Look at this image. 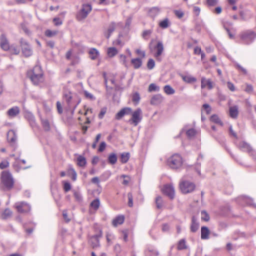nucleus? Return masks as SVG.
I'll list each match as a JSON object with an SVG mask.
<instances>
[{
	"label": "nucleus",
	"instance_id": "1",
	"mask_svg": "<svg viewBox=\"0 0 256 256\" xmlns=\"http://www.w3.org/2000/svg\"><path fill=\"white\" fill-rule=\"evenodd\" d=\"M28 76L34 85H38L44 81L43 72L39 66H36L32 70H29Z\"/></svg>",
	"mask_w": 256,
	"mask_h": 256
},
{
	"label": "nucleus",
	"instance_id": "2",
	"mask_svg": "<svg viewBox=\"0 0 256 256\" xmlns=\"http://www.w3.org/2000/svg\"><path fill=\"white\" fill-rule=\"evenodd\" d=\"M1 183L6 190L13 188L14 180L11 174L8 171H3L1 174Z\"/></svg>",
	"mask_w": 256,
	"mask_h": 256
},
{
	"label": "nucleus",
	"instance_id": "3",
	"mask_svg": "<svg viewBox=\"0 0 256 256\" xmlns=\"http://www.w3.org/2000/svg\"><path fill=\"white\" fill-rule=\"evenodd\" d=\"M239 36L242 42L246 44L252 43L256 38V33L250 30L242 31Z\"/></svg>",
	"mask_w": 256,
	"mask_h": 256
},
{
	"label": "nucleus",
	"instance_id": "4",
	"mask_svg": "<svg viewBox=\"0 0 256 256\" xmlns=\"http://www.w3.org/2000/svg\"><path fill=\"white\" fill-rule=\"evenodd\" d=\"M167 163L171 168L178 169L182 166V159L180 154H174L168 159Z\"/></svg>",
	"mask_w": 256,
	"mask_h": 256
},
{
	"label": "nucleus",
	"instance_id": "5",
	"mask_svg": "<svg viewBox=\"0 0 256 256\" xmlns=\"http://www.w3.org/2000/svg\"><path fill=\"white\" fill-rule=\"evenodd\" d=\"M91 4H86L82 5V8L76 14V18L78 21L85 19L88 14L92 11Z\"/></svg>",
	"mask_w": 256,
	"mask_h": 256
},
{
	"label": "nucleus",
	"instance_id": "6",
	"mask_svg": "<svg viewBox=\"0 0 256 256\" xmlns=\"http://www.w3.org/2000/svg\"><path fill=\"white\" fill-rule=\"evenodd\" d=\"M180 188L183 194H188L194 190L195 184L190 181L182 180L180 183Z\"/></svg>",
	"mask_w": 256,
	"mask_h": 256
},
{
	"label": "nucleus",
	"instance_id": "7",
	"mask_svg": "<svg viewBox=\"0 0 256 256\" xmlns=\"http://www.w3.org/2000/svg\"><path fill=\"white\" fill-rule=\"evenodd\" d=\"M142 119V111L140 108H138L134 111L132 114V118L128 122L130 124L136 126Z\"/></svg>",
	"mask_w": 256,
	"mask_h": 256
},
{
	"label": "nucleus",
	"instance_id": "8",
	"mask_svg": "<svg viewBox=\"0 0 256 256\" xmlns=\"http://www.w3.org/2000/svg\"><path fill=\"white\" fill-rule=\"evenodd\" d=\"M80 100L76 102H74L72 99V97H67L66 102L64 104L65 108L66 110H70L72 114L74 112V110L78 104L80 102Z\"/></svg>",
	"mask_w": 256,
	"mask_h": 256
},
{
	"label": "nucleus",
	"instance_id": "9",
	"mask_svg": "<svg viewBox=\"0 0 256 256\" xmlns=\"http://www.w3.org/2000/svg\"><path fill=\"white\" fill-rule=\"evenodd\" d=\"M20 43L22 54L26 57H28L32 56V50L28 42L23 38H22L20 40Z\"/></svg>",
	"mask_w": 256,
	"mask_h": 256
},
{
	"label": "nucleus",
	"instance_id": "10",
	"mask_svg": "<svg viewBox=\"0 0 256 256\" xmlns=\"http://www.w3.org/2000/svg\"><path fill=\"white\" fill-rule=\"evenodd\" d=\"M14 207L16 209L17 211L20 213L28 212L30 210V206L24 202H16Z\"/></svg>",
	"mask_w": 256,
	"mask_h": 256
},
{
	"label": "nucleus",
	"instance_id": "11",
	"mask_svg": "<svg viewBox=\"0 0 256 256\" xmlns=\"http://www.w3.org/2000/svg\"><path fill=\"white\" fill-rule=\"evenodd\" d=\"M162 191L163 193L167 196L170 199H173L174 197V186L170 184H166L164 186Z\"/></svg>",
	"mask_w": 256,
	"mask_h": 256
},
{
	"label": "nucleus",
	"instance_id": "12",
	"mask_svg": "<svg viewBox=\"0 0 256 256\" xmlns=\"http://www.w3.org/2000/svg\"><path fill=\"white\" fill-rule=\"evenodd\" d=\"M154 49L156 50V52L154 54V56L158 60L160 61L161 58H160V56L162 55L164 50L162 42L158 41L156 45L154 46Z\"/></svg>",
	"mask_w": 256,
	"mask_h": 256
},
{
	"label": "nucleus",
	"instance_id": "13",
	"mask_svg": "<svg viewBox=\"0 0 256 256\" xmlns=\"http://www.w3.org/2000/svg\"><path fill=\"white\" fill-rule=\"evenodd\" d=\"M214 86V82L210 80L202 77L201 79V88H202L212 89Z\"/></svg>",
	"mask_w": 256,
	"mask_h": 256
},
{
	"label": "nucleus",
	"instance_id": "14",
	"mask_svg": "<svg viewBox=\"0 0 256 256\" xmlns=\"http://www.w3.org/2000/svg\"><path fill=\"white\" fill-rule=\"evenodd\" d=\"M104 81L107 88L109 87L110 88L114 89L116 90H119L122 88L120 86L116 85L114 80L112 78H108L104 77Z\"/></svg>",
	"mask_w": 256,
	"mask_h": 256
},
{
	"label": "nucleus",
	"instance_id": "15",
	"mask_svg": "<svg viewBox=\"0 0 256 256\" xmlns=\"http://www.w3.org/2000/svg\"><path fill=\"white\" fill-rule=\"evenodd\" d=\"M238 148L242 151L246 152L250 154H253L254 150L250 144L245 142H241L238 144Z\"/></svg>",
	"mask_w": 256,
	"mask_h": 256
},
{
	"label": "nucleus",
	"instance_id": "16",
	"mask_svg": "<svg viewBox=\"0 0 256 256\" xmlns=\"http://www.w3.org/2000/svg\"><path fill=\"white\" fill-rule=\"evenodd\" d=\"M0 44L2 48L4 50H8L10 49L8 42L4 34H2L0 37Z\"/></svg>",
	"mask_w": 256,
	"mask_h": 256
},
{
	"label": "nucleus",
	"instance_id": "17",
	"mask_svg": "<svg viewBox=\"0 0 256 256\" xmlns=\"http://www.w3.org/2000/svg\"><path fill=\"white\" fill-rule=\"evenodd\" d=\"M132 110L130 108H125L121 110L116 115V120H120L125 114H130L132 112Z\"/></svg>",
	"mask_w": 256,
	"mask_h": 256
},
{
	"label": "nucleus",
	"instance_id": "18",
	"mask_svg": "<svg viewBox=\"0 0 256 256\" xmlns=\"http://www.w3.org/2000/svg\"><path fill=\"white\" fill-rule=\"evenodd\" d=\"M210 232L208 228L203 226L201 228V238L202 240H208L209 238V235Z\"/></svg>",
	"mask_w": 256,
	"mask_h": 256
},
{
	"label": "nucleus",
	"instance_id": "19",
	"mask_svg": "<svg viewBox=\"0 0 256 256\" xmlns=\"http://www.w3.org/2000/svg\"><path fill=\"white\" fill-rule=\"evenodd\" d=\"M124 220V216L123 215H119L116 216L112 222L114 226L116 227L119 224H123Z\"/></svg>",
	"mask_w": 256,
	"mask_h": 256
},
{
	"label": "nucleus",
	"instance_id": "20",
	"mask_svg": "<svg viewBox=\"0 0 256 256\" xmlns=\"http://www.w3.org/2000/svg\"><path fill=\"white\" fill-rule=\"evenodd\" d=\"M238 114V106H230L229 108V114L233 118H236Z\"/></svg>",
	"mask_w": 256,
	"mask_h": 256
},
{
	"label": "nucleus",
	"instance_id": "21",
	"mask_svg": "<svg viewBox=\"0 0 256 256\" xmlns=\"http://www.w3.org/2000/svg\"><path fill=\"white\" fill-rule=\"evenodd\" d=\"M8 140L10 142H14L16 140V135L14 130H10L7 134Z\"/></svg>",
	"mask_w": 256,
	"mask_h": 256
},
{
	"label": "nucleus",
	"instance_id": "22",
	"mask_svg": "<svg viewBox=\"0 0 256 256\" xmlns=\"http://www.w3.org/2000/svg\"><path fill=\"white\" fill-rule=\"evenodd\" d=\"M20 113V109L18 106H14L10 108L7 112L9 116L13 118L17 116Z\"/></svg>",
	"mask_w": 256,
	"mask_h": 256
},
{
	"label": "nucleus",
	"instance_id": "23",
	"mask_svg": "<svg viewBox=\"0 0 256 256\" xmlns=\"http://www.w3.org/2000/svg\"><path fill=\"white\" fill-rule=\"evenodd\" d=\"M199 228V224L196 222V220L194 216H192V224L190 226V230L192 232H196Z\"/></svg>",
	"mask_w": 256,
	"mask_h": 256
},
{
	"label": "nucleus",
	"instance_id": "24",
	"mask_svg": "<svg viewBox=\"0 0 256 256\" xmlns=\"http://www.w3.org/2000/svg\"><path fill=\"white\" fill-rule=\"evenodd\" d=\"M98 238L99 236L98 235H95L90 238V242L93 248H96L100 246Z\"/></svg>",
	"mask_w": 256,
	"mask_h": 256
},
{
	"label": "nucleus",
	"instance_id": "25",
	"mask_svg": "<svg viewBox=\"0 0 256 256\" xmlns=\"http://www.w3.org/2000/svg\"><path fill=\"white\" fill-rule=\"evenodd\" d=\"M106 52L108 57L112 58L118 54V50L114 47H110L108 48Z\"/></svg>",
	"mask_w": 256,
	"mask_h": 256
},
{
	"label": "nucleus",
	"instance_id": "26",
	"mask_svg": "<svg viewBox=\"0 0 256 256\" xmlns=\"http://www.w3.org/2000/svg\"><path fill=\"white\" fill-rule=\"evenodd\" d=\"M88 54H90V58L92 60H96L99 55V52L95 48H90L89 50Z\"/></svg>",
	"mask_w": 256,
	"mask_h": 256
},
{
	"label": "nucleus",
	"instance_id": "27",
	"mask_svg": "<svg viewBox=\"0 0 256 256\" xmlns=\"http://www.w3.org/2000/svg\"><path fill=\"white\" fill-rule=\"evenodd\" d=\"M131 62L136 69L140 68L142 64V61L139 58H133L131 60Z\"/></svg>",
	"mask_w": 256,
	"mask_h": 256
},
{
	"label": "nucleus",
	"instance_id": "28",
	"mask_svg": "<svg viewBox=\"0 0 256 256\" xmlns=\"http://www.w3.org/2000/svg\"><path fill=\"white\" fill-rule=\"evenodd\" d=\"M182 78L184 82L188 83H192L196 81V79L195 78L190 76L182 75Z\"/></svg>",
	"mask_w": 256,
	"mask_h": 256
},
{
	"label": "nucleus",
	"instance_id": "29",
	"mask_svg": "<svg viewBox=\"0 0 256 256\" xmlns=\"http://www.w3.org/2000/svg\"><path fill=\"white\" fill-rule=\"evenodd\" d=\"M159 26L162 28H166L170 26L169 20L168 18H164L159 23Z\"/></svg>",
	"mask_w": 256,
	"mask_h": 256
},
{
	"label": "nucleus",
	"instance_id": "30",
	"mask_svg": "<svg viewBox=\"0 0 256 256\" xmlns=\"http://www.w3.org/2000/svg\"><path fill=\"white\" fill-rule=\"evenodd\" d=\"M12 212L8 208H6L4 210L2 214V218L4 220H6L10 218L12 215Z\"/></svg>",
	"mask_w": 256,
	"mask_h": 256
},
{
	"label": "nucleus",
	"instance_id": "31",
	"mask_svg": "<svg viewBox=\"0 0 256 256\" xmlns=\"http://www.w3.org/2000/svg\"><path fill=\"white\" fill-rule=\"evenodd\" d=\"M130 156V153L123 152L120 154V161L122 163H126L129 160Z\"/></svg>",
	"mask_w": 256,
	"mask_h": 256
},
{
	"label": "nucleus",
	"instance_id": "32",
	"mask_svg": "<svg viewBox=\"0 0 256 256\" xmlns=\"http://www.w3.org/2000/svg\"><path fill=\"white\" fill-rule=\"evenodd\" d=\"M42 126L46 131H48L50 130V124L49 122L46 119H41Z\"/></svg>",
	"mask_w": 256,
	"mask_h": 256
},
{
	"label": "nucleus",
	"instance_id": "33",
	"mask_svg": "<svg viewBox=\"0 0 256 256\" xmlns=\"http://www.w3.org/2000/svg\"><path fill=\"white\" fill-rule=\"evenodd\" d=\"M77 164L80 166H84L86 164V158L82 156H79L77 158Z\"/></svg>",
	"mask_w": 256,
	"mask_h": 256
},
{
	"label": "nucleus",
	"instance_id": "34",
	"mask_svg": "<svg viewBox=\"0 0 256 256\" xmlns=\"http://www.w3.org/2000/svg\"><path fill=\"white\" fill-rule=\"evenodd\" d=\"M108 160L110 164H115L117 162V156L116 154L114 153L110 154L108 156Z\"/></svg>",
	"mask_w": 256,
	"mask_h": 256
},
{
	"label": "nucleus",
	"instance_id": "35",
	"mask_svg": "<svg viewBox=\"0 0 256 256\" xmlns=\"http://www.w3.org/2000/svg\"><path fill=\"white\" fill-rule=\"evenodd\" d=\"M164 90L166 94L170 95L174 93V90L170 85H166L164 88Z\"/></svg>",
	"mask_w": 256,
	"mask_h": 256
},
{
	"label": "nucleus",
	"instance_id": "36",
	"mask_svg": "<svg viewBox=\"0 0 256 256\" xmlns=\"http://www.w3.org/2000/svg\"><path fill=\"white\" fill-rule=\"evenodd\" d=\"M100 204V200L98 199H95L90 203V207L94 210H97Z\"/></svg>",
	"mask_w": 256,
	"mask_h": 256
},
{
	"label": "nucleus",
	"instance_id": "37",
	"mask_svg": "<svg viewBox=\"0 0 256 256\" xmlns=\"http://www.w3.org/2000/svg\"><path fill=\"white\" fill-rule=\"evenodd\" d=\"M186 240L184 239L180 240L178 245V250H182L186 248Z\"/></svg>",
	"mask_w": 256,
	"mask_h": 256
},
{
	"label": "nucleus",
	"instance_id": "38",
	"mask_svg": "<svg viewBox=\"0 0 256 256\" xmlns=\"http://www.w3.org/2000/svg\"><path fill=\"white\" fill-rule=\"evenodd\" d=\"M210 120L214 123L220 124L221 126L222 125V123L217 115L214 114L212 116L210 117Z\"/></svg>",
	"mask_w": 256,
	"mask_h": 256
},
{
	"label": "nucleus",
	"instance_id": "39",
	"mask_svg": "<svg viewBox=\"0 0 256 256\" xmlns=\"http://www.w3.org/2000/svg\"><path fill=\"white\" fill-rule=\"evenodd\" d=\"M201 219L202 220L208 222L210 220V216L208 214L205 210L201 212Z\"/></svg>",
	"mask_w": 256,
	"mask_h": 256
},
{
	"label": "nucleus",
	"instance_id": "40",
	"mask_svg": "<svg viewBox=\"0 0 256 256\" xmlns=\"http://www.w3.org/2000/svg\"><path fill=\"white\" fill-rule=\"evenodd\" d=\"M156 206L158 208H161L162 207V200L161 196H157L156 198Z\"/></svg>",
	"mask_w": 256,
	"mask_h": 256
},
{
	"label": "nucleus",
	"instance_id": "41",
	"mask_svg": "<svg viewBox=\"0 0 256 256\" xmlns=\"http://www.w3.org/2000/svg\"><path fill=\"white\" fill-rule=\"evenodd\" d=\"M68 172L69 174L72 175V180L74 181H75L76 180V177H77V174H76V172L75 171V170L73 168H70L68 169Z\"/></svg>",
	"mask_w": 256,
	"mask_h": 256
},
{
	"label": "nucleus",
	"instance_id": "42",
	"mask_svg": "<svg viewBox=\"0 0 256 256\" xmlns=\"http://www.w3.org/2000/svg\"><path fill=\"white\" fill-rule=\"evenodd\" d=\"M159 90V87L154 84H150L148 87L149 92H158Z\"/></svg>",
	"mask_w": 256,
	"mask_h": 256
},
{
	"label": "nucleus",
	"instance_id": "43",
	"mask_svg": "<svg viewBox=\"0 0 256 256\" xmlns=\"http://www.w3.org/2000/svg\"><path fill=\"white\" fill-rule=\"evenodd\" d=\"M162 97H152L151 100H150V103L152 104H159L162 100Z\"/></svg>",
	"mask_w": 256,
	"mask_h": 256
},
{
	"label": "nucleus",
	"instance_id": "44",
	"mask_svg": "<svg viewBox=\"0 0 256 256\" xmlns=\"http://www.w3.org/2000/svg\"><path fill=\"white\" fill-rule=\"evenodd\" d=\"M155 66V62L153 59H150L147 63V67L149 70H152Z\"/></svg>",
	"mask_w": 256,
	"mask_h": 256
},
{
	"label": "nucleus",
	"instance_id": "45",
	"mask_svg": "<svg viewBox=\"0 0 256 256\" xmlns=\"http://www.w3.org/2000/svg\"><path fill=\"white\" fill-rule=\"evenodd\" d=\"M57 34V32L56 31H52L50 30H47L45 32V35L49 38L52 37L56 35Z\"/></svg>",
	"mask_w": 256,
	"mask_h": 256
},
{
	"label": "nucleus",
	"instance_id": "46",
	"mask_svg": "<svg viewBox=\"0 0 256 256\" xmlns=\"http://www.w3.org/2000/svg\"><path fill=\"white\" fill-rule=\"evenodd\" d=\"M186 135L189 138L193 137L196 134V131L194 128H190L186 131Z\"/></svg>",
	"mask_w": 256,
	"mask_h": 256
},
{
	"label": "nucleus",
	"instance_id": "47",
	"mask_svg": "<svg viewBox=\"0 0 256 256\" xmlns=\"http://www.w3.org/2000/svg\"><path fill=\"white\" fill-rule=\"evenodd\" d=\"M116 28V24L114 22H111L108 26V28L107 30L109 33L111 34L114 30Z\"/></svg>",
	"mask_w": 256,
	"mask_h": 256
},
{
	"label": "nucleus",
	"instance_id": "48",
	"mask_svg": "<svg viewBox=\"0 0 256 256\" xmlns=\"http://www.w3.org/2000/svg\"><path fill=\"white\" fill-rule=\"evenodd\" d=\"M9 166V162L8 160H4L0 163V168L2 170Z\"/></svg>",
	"mask_w": 256,
	"mask_h": 256
},
{
	"label": "nucleus",
	"instance_id": "49",
	"mask_svg": "<svg viewBox=\"0 0 256 256\" xmlns=\"http://www.w3.org/2000/svg\"><path fill=\"white\" fill-rule=\"evenodd\" d=\"M56 108L58 114H61L63 112L62 106L60 102L58 101L56 102Z\"/></svg>",
	"mask_w": 256,
	"mask_h": 256
},
{
	"label": "nucleus",
	"instance_id": "50",
	"mask_svg": "<svg viewBox=\"0 0 256 256\" xmlns=\"http://www.w3.org/2000/svg\"><path fill=\"white\" fill-rule=\"evenodd\" d=\"M128 205L129 206L132 207L133 206V202H132L133 198H132V193H130V192L128 193Z\"/></svg>",
	"mask_w": 256,
	"mask_h": 256
},
{
	"label": "nucleus",
	"instance_id": "51",
	"mask_svg": "<svg viewBox=\"0 0 256 256\" xmlns=\"http://www.w3.org/2000/svg\"><path fill=\"white\" fill-rule=\"evenodd\" d=\"M71 188V186L68 182H64V189L66 192H68Z\"/></svg>",
	"mask_w": 256,
	"mask_h": 256
},
{
	"label": "nucleus",
	"instance_id": "52",
	"mask_svg": "<svg viewBox=\"0 0 256 256\" xmlns=\"http://www.w3.org/2000/svg\"><path fill=\"white\" fill-rule=\"evenodd\" d=\"M100 136H101V134H98L96 135L95 141L92 144V148L94 149L96 148V144H97L98 142V140H100Z\"/></svg>",
	"mask_w": 256,
	"mask_h": 256
},
{
	"label": "nucleus",
	"instance_id": "53",
	"mask_svg": "<svg viewBox=\"0 0 256 256\" xmlns=\"http://www.w3.org/2000/svg\"><path fill=\"white\" fill-rule=\"evenodd\" d=\"M106 108H103L101 109L100 112L98 114V118L100 119H102L103 118L104 115L106 114Z\"/></svg>",
	"mask_w": 256,
	"mask_h": 256
},
{
	"label": "nucleus",
	"instance_id": "54",
	"mask_svg": "<svg viewBox=\"0 0 256 256\" xmlns=\"http://www.w3.org/2000/svg\"><path fill=\"white\" fill-rule=\"evenodd\" d=\"M152 33V30H148L144 31L142 33V37L145 39H148L147 36H150Z\"/></svg>",
	"mask_w": 256,
	"mask_h": 256
},
{
	"label": "nucleus",
	"instance_id": "55",
	"mask_svg": "<svg viewBox=\"0 0 256 256\" xmlns=\"http://www.w3.org/2000/svg\"><path fill=\"white\" fill-rule=\"evenodd\" d=\"M53 21L54 23V24L56 26H60L62 24V21L59 18H54Z\"/></svg>",
	"mask_w": 256,
	"mask_h": 256
},
{
	"label": "nucleus",
	"instance_id": "56",
	"mask_svg": "<svg viewBox=\"0 0 256 256\" xmlns=\"http://www.w3.org/2000/svg\"><path fill=\"white\" fill-rule=\"evenodd\" d=\"M106 146V144L105 142H102L100 144L99 148H98V151L100 152H102L104 150Z\"/></svg>",
	"mask_w": 256,
	"mask_h": 256
},
{
	"label": "nucleus",
	"instance_id": "57",
	"mask_svg": "<svg viewBox=\"0 0 256 256\" xmlns=\"http://www.w3.org/2000/svg\"><path fill=\"white\" fill-rule=\"evenodd\" d=\"M122 176L124 178V180H123L122 184L124 185L128 184L130 180L129 178L126 175H122Z\"/></svg>",
	"mask_w": 256,
	"mask_h": 256
},
{
	"label": "nucleus",
	"instance_id": "58",
	"mask_svg": "<svg viewBox=\"0 0 256 256\" xmlns=\"http://www.w3.org/2000/svg\"><path fill=\"white\" fill-rule=\"evenodd\" d=\"M10 52L12 54H18L20 53V50L16 47H12L10 48Z\"/></svg>",
	"mask_w": 256,
	"mask_h": 256
},
{
	"label": "nucleus",
	"instance_id": "59",
	"mask_svg": "<svg viewBox=\"0 0 256 256\" xmlns=\"http://www.w3.org/2000/svg\"><path fill=\"white\" fill-rule=\"evenodd\" d=\"M207 4L210 6H214L216 4V0H207Z\"/></svg>",
	"mask_w": 256,
	"mask_h": 256
},
{
	"label": "nucleus",
	"instance_id": "60",
	"mask_svg": "<svg viewBox=\"0 0 256 256\" xmlns=\"http://www.w3.org/2000/svg\"><path fill=\"white\" fill-rule=\"evenodd\" d=\"M236 67L239 70H241L244 74H246V73H247L246 70L244 68L242 67L240 65L237 64H236Z\"/></svg>",
	"mask_w": 256,
	"mask_h": 256
},
{
	"label": "nucleus",
	"instance_id": "61",
	"mask_svg": "<svg viewBox=\"0 0 256 256\" xmlns=\"http://www.w3.org/2000/svg\"><path fill=\"white\" fill-rule=\"evenodd\" d=\"M253 88L252 85L247 84L246 86V88H245V90L247 92L248 94H250V92L252 91Z\"/></svg>",
	"mask_w": 256,
	"mask_h": 256
},
{
	"label": "nucleus",
	"instance_id": "62",
	"mask_svg": "<svg viewBox=\"0 0 256 256\" xmlns=\"http://www.w3.org/2000/svg\"><path fill=\"white\" fill-rule=\"evenodd\" d=\"M174 14L178 18H181L184 16V13L180 10H175L174 11Z\"/></svg>",
	"mask_w": 256,
	"mask_h": 256
},
{
	"label": "nucleus",
	"instance_id": "63",
	"mask_svg": "<svg viewBox=\"0 0 256 256\" xmlns=\"http://www.w3.org/2000/svg\"><path fill=\"white\" fill-rule=\"evenodd\" d=\"M202 52L201 48L199 46H196L194 48V54H200Z\"/></svg>",
	"mask_w": 256,
	"mask_h": 256
},
{
	"label": "nucleus",
	"instance_id": "64",
	"mask_svg": "<svg viewBox=\"0 0 256 256\" xmlns=\"http://www.w3.org/2000/svg\"><path fill=\"white\" fill-rule=\"evenodd\" d=\"M126 56L124 54H120V60L121 62H122L123 64H126Z\"/></svg>",
	"mask_w": 256,
	"mask_h": 256
}]
</instances>
